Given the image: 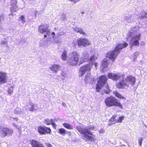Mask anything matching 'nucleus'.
<instances>
[{
  "mask_svg": "<svg viewBox=\"0 0 147 147\" xmlns=\"http://www.w3.org/2000/svg\"><path fill=\"white\" fill-rule=\"evenodd\" d=\"M76 129L79 132L83 134V138L84 140L90 142L93 141L94 138L90 136L92 134L91 130H93L94 129L93 126H90L88 127L78 126L76 127Z\"/></svg>",
  "mask_w": 147,
  "mask_h": 147,
  "instance_id": "f257e3e1",
  "label": "nucleus"
},
{
  "mask_svg": "<svg viewBox=\"0 0 147 147\" xmlns=\"http://www.w3.org/2000/svg\"><path fill=\"white\" fill-rule=\"evenodd\" d=\"M135 29V28H133V30L128 32L126 36L127 39L131 41V48L133 46H138L139 44L140 34L136 31Z\"/></svg>",
  "mask_w": 147,
  "mask_h": 147,
  "instance_id": "f03ea898",
  "label": "nucleus"
},
{
  "mask_svg": "<svg viewBox=\"0 0 147 147\" xmlns=\"http://www.w3.org/2000/svg\"><path fill=\"white\" fill-rule=\"evenodd\" d=\"M135 82L136 78L134 77L128 76L125 79L121 80L119 82H117L116 84V86L117 88L123 89L129 87L130 84L132 86L134 85Z\"/></svg>",
  "mask_w": 147,
  "mask_h": 147,
  "instance_id": "7ed1b4c3",
  "label": "nucleus"
},
{
  "mask_svg": "<svg viewBox=\"0 0 147 147\" xmlns=\"http://www.w3.org/2000/svg\"><path fill=\"white\" fill-rule=\"evenodd\" d=\"M128 45V44L126 42L124 44H119L115 47V49L111 51L108 52L107 54L106 57L109 58L110 59H112L113 61L116 58L118 53H119L120 50L123 48L125 47Z\"/></svg>",
  "mask_w": 147,
  "mask_h": 147,
  "instance_id": "20e7f679",
  "label": "nucleus"
},
{
  "mask_svg": "<svg viewBox=\"0 0 147 147\" xmlns=\"http://www.w3.org/2000/svg\"><path fill=\"white\" fill-rule=\"evenodd\" d=\"M80 55L76 51L72 52L68 56V63L72 66H75L77 64L79 61Z\"/></svg>",
  "mask_w": 147,
  "mask_h": 147,
  "instance_id": "39448f33",
  "label": "nucleus"
},
{
  "mask_svg": "<svg viewBox=\"0 0 147 147\" xmlns=\"http://www.w3.org/2000/svg\"><path fill=\"white\" fill-rule=\"evenodd\" d=\"M105 103L106 106L107 107L116 106L122 109L121 104L117 101V99L115 98L112 96L107 98L105 100Z\"/></svg>",
  "mask_w": 147,
  "mask_h": 147,
  "instance_id": "423d86ee",
  "label": "nucleus"
},
{
  "mask_svg": "<svg viewBox=\"0 0 147 147\" xmlns=\"http://www.w3.org/2000/svg\"><path fill=\"white\" fill-rule=\"evenodd\" d=\"M13 132L12 129L0 125V136L2 138L10 136Z\"/></svg>",
  "mask_w": 147,
  "mask_h": 147,
  "instance_id": "0eeeda50",
  "label": "nucleus"
},
{
  "mask_svg": "<svg viewBox=\"0 0 147 147\" xmlns=\"http://www.w3.org/2000/svg\"><path fill=\"white\" fill-rule=\"evenodd\" d=\"M107 79V77L105 76H101L99 77L96 87V90L97 92L99 91L102 86L106 83Z\"/></svg>",
  "mask_w": 147,
  "mask_h": 147,
  "instance_id": "6e6552de",
  "label": "nucleus"
},
{
  "mask_svg": "<svg viewBox=\"0 0 147 147\" xmlns=\"http://www.w3.org/2000/svg\"><path fill=\"white\" fill-rule=\"evenodd\" d=\"M77 43L78 46L85 47L90 44L89 40L86 38H80L78 39Z\"/></svg>",
  "mask_w": 147,
  "mask_h": 147,
  "instance_id": "1a4fd4ad",
  "label": "nucleus"
},
{
  "mask_svg": "<svg viewBox=\"0 0 147 147\" xmlns=\"http://www.w3.org/2000/svg\"><path fill=\"white\" fill-rule=\"evenodd\" d=\"M91 69V67L90 64H88L81 67L79 72V76L80 77L83 76L85 73L87 71L90 70Z\"/></svg>",
  "mask_w": 147,
  "mask_h": 147,
  "instance_id": "9d476101",
  "label": "nucleus"
},
{
  "mask_svg": "<svg viewBox=\"0 0 147 147\" xmlns=\"http://www.w3.org/2000/svg\"><path fill=\"white\" fill-rule=\"evenodd\" d=\"M38 31L39 32L42 34H46L48 35H50L51 32L48 29V27L45 26L43 24L39 26Z\"/></svg>",
  "mask_w": 147,
  "mask_h": 147,
  "instance_id": "9b49d317",
  "label": "nucleus"
},
{
  "mask_svg": "<svg viewBox=\"0 0 147 147\" xmlns=\"http://www.w3.org/2000/svg\"><path fill=\"white\" fill-rule=\"evenodd\" d=\"M38 131L41 134H45L46 133L50 134L51 131V129L49 128L41 126H40L38 127Z\"/></svg>",
  "mask_w": 147,
  "mask_h": 147,
  "instance_id": "f8f14e48",
  "label": "nucleus"
},
{
  "mask_svg": "<svg viewBox=\"0 0 147 147\" xmlns=\"http://www.w3.org/2000/svg\"><path fill=\"white\" fill-rule=\"evenodd\" d=\"M7 75L5 72H0V84H4L7 82Z\"/></svg>",
  "mask_w": 147,
  "mask_h": 147,
  "instance_id": "ddd939ff",
  "label": "nucleus"
},
{
  "mask_svg": "<svg viewBox=\"0 0 147 147\" xmlns=\"http://www.w3.org/2000/svg\"><path fill=\"white\" fill-rule=\"evenodd\" d=\"M89 58V55L88 52L86 51H84L81 55V58L80 61V63L79 64V65L82 64L84 62L88 61Z\"/></svg>",
  "mask_w": 147,
  "mask_h": 147,
  "instance_id": "4468645a",
  "label": "nucleus"
},
{
  "mask_svg": "<svg viewBox=\"0 0 147 147\" xmlns=\"http://www.w3.org/2000/svg\"><path fill=\"white\" fill-rule=\"evenodd\" d=\"M107 76L109 78L114 81H117L120 79L121 76V75L119 74H115L111 73H109Z\"/></svg>",
  "mask_w": 147,
  "mask_h": 147,
  "instance_id": "2eb2a0df",
  "label": "nucleus"
},
{
  "mask_svg": "<svg viewBox=\"0 0 147 147\" xmlns=\"http://www.w3.org/2000/svg\"><path fill=\"white\" fill-rule=\"evenodd\" d=\"M44 121V123L45 124L47 125H49L51 124L53 127L55 129L56 124L55 123V122L57 121V120L56 119H51L50 120L48 118H46L45 119Z\"/></svg>",
  "mask_w": 147,
  "mask_h": 147,
  "instance_id": "dca6fc26",
  "label": "nucleus"
},
{
  "mask_svg": "<svg viewBox=\"0 0 147 147\" xmlns=\"http://www.w3.org/2000/svg\"><path fill=\"white\" fill-rule=\"evenodd\" d=\"M32 147H45L41 142L34 139L30 141Z\"/></svg>",
  "mask_w": 147,
  "mask_h": 147,
  "instance_id": "f3484780",
  "label": "nucleus"
},
{
  "mask_svg": "<svg viewBox=\"0 0 147 147\" xmlns=\"http://www.w3.org/2000/svg\"><path fill=\"white\" fill-rule=\"evenodd\" d=\"M94 77L91 76L90 74H87L85 77L84 81L86 83L92 84L94 81Z\"/></svg>",
  "mask_w": 147,
  "mask_h": 147,
  "instance_id": "a211bd4d",
  "label": "nucleus"
},
{
  "mask_svg": "<svg viewBox=\"0 0 147 147\" xmlns=\"http://www.w3.org/2000/svg\"><path fill=\"white\" fill-rule=\"evenodd\" d=\"M11 5L12 7H11L10 10L11 12H15L18 10L17 6V1L16 0H11Z\"/></svg>",
  "mask_w": 147,
  "mask_h": 147,
  "instance_id": "6ab92c4d",
  "label": "nucleus"
},
{
  "mask_svg": "<svg viewBox=\"0 0 147 147\" xmlns=\"http://www.w3.org/2000/svg\"><path fill=\"white\" fill-rule=\"evenodd\" d=\"M60 67L59 65L54 64L50 67V69L53 73H56L59 70Z\"/></svg>",
  "mask_w": 147,
  "mask_h": 147,
  "instance_id": "aec40b11",
  "label": "nucleus"
},
{
  "mask_svg": "<svg viewBox=\"0 0 147 147\" xmlns=\"http://www.w3.org/2000/svg\"><path fill=\"white\" fill-rule=\"evenodd\" d=\"M74 31L76 32L79 33L81 34L86 36V34L84 30L82 28L76 27L73 28Z\"/></svg>",
  "mask_w": 147,
  "mask_h": 147,
  "instance_id": "412c9836",
  "label": "nucleus"
},
{
  "mask_svg": "<svg viewBox=\"0 0 147 147\" xmlns=\"http://www.w3.org/2000/svg\"><path fill=\"white\" fill-rule=\"evenodd\" d=\"M109 63V60L106 58H104L101 62V64L102 66L104 68H106L108 66Z\"/></svg>",
  "mask_w": 147,
  "mask_h": 147,
  "instance_id": "4be33fe9",
  "label": "nucleus"
},
{
  "mask_svg": "<svg viewBox=\"0 0 147 147\" xmlns=\"http://www.w3.org/2000/svg\"><path fill=\"white\" fill-rule=\"evenodd\" d=\"M8 38V37H7L1 40L0 44L2 46L5 47L7 46Z\"/></svg>",
  "mask_w": 147,
  "mask_h": 147,
  "instance_id": "5701e85b",
  "label": "nucleus"
},
{
  "mask_svg": "<svg viewBox=\"0 0 147 147\" xmlns=\"http://www.w3.org/2000/svg\"><path fill=\"white\" fill-rule=\"evenodd\" d=\"M62 125L65 128L68 129H72L74 128L72 125L68 123H63L62 124Z\"/></svg>",
  "mask_w": 147,
  "mask_h": 147,
  "instance_id": "b1692460",
  "label": "nucleus"
},
{
  "mask_svg": "<svg viewBox=\"0 0 147 147\" xmlns=\"http://www.w3.org/2000/svg\"><path fill=\"white\" fill-rule=\"evenodd\" d=\"M117 120L114 117H113L110 119L108 123V125L109 126L113 124H115Z\"/></svg>",
  "mask_w": 147,
  "mask_h": 147,
  "instance_id": "393cba45",
  "label": "nucleus"
},
{
  "mask_svg": "<svg viewBox=\"0 0 147 147\" xmlns=\"http://www.w3.org/2000/svg\"><path fill=\"white\" fill-rule=\"evenodd\" d=\"M113 94L115 96L118 98L121 99H125V98L122 96L120 94L118 93L117 91H115L113 92Z\"/></svg>",
  "mask_w": 147,
  "mask_h": 147,
  "instance_id": "a878e982",
  "label": "nucleus"
},
{
  "mask_svg": "<svg viewBox=\"0 0 147 147\" xmlns=\"http://www.w3.org/2000/svg\"><path fill=\"white\" fill-rule=\"evenodd\" d=\"M61 58L63 60H66L67 59V52L66 51H63L61 56Z\"/></svg>",
  "mask_w": 147,
  "mask_h": 147,
  "instance_id": "bb28decb",
  "label": "nucleus"
},
{
  "mask_svg": "<svg viewBox=\"0 0 147 147\" xmlns=\"http://www.w3.org/2000/svg\"><path fill=\"white\" fill-rule=\"evenodd\" d=\"M59 133L63 136H65V134L66 133V130L63 128H60L59 130Z\"/></svg>",
  "mask_w": 147,
  "mask_h": 147,
  "instance_id": "cd10ccee",
  "label": "nucleus"
},
{
  "mask_svg": "<svg viewBox=\"0 0 147 147\" xmlns=\"http://www.w3.org/2000/svg\"><path fill=\"white\" fill-rule=\"evenodd\" d=\"M15 113L16 114H18L20 115H23L24 113L22 111L21 109L19 108H17L15 110Z\"/></svg>",
  "mask_w": 147,
  "mask_h": 147,
  "instance_id": "c85d7f7f",
  "label": "nucleus"
},
{
  "mask_svg": "<svg viewBox=\"0 0 147 147\" xmlns=\"http://www.w3.org/2000/svg\"><path fill=\"white\" fill-rule=\"evenodd\" d=\"M111 90L110 89L108 85L107 84L104 90V92L107 94H109L111 92Z\"/></svg>",
  "mask_w": 147,
  "mask_h": 147,
  "instance_id": "c756f323",
  "label": "nucleus"
},
{
  "mask_svg": "<svg viewBox=\"0 0 147 147\" xmlns=\"http://www.w3.org/2000/svg\"><path fill=\"white\" fill-rule=\"evenodd\" d=\"M96 59V57L95 55H93L89 58L88 61H90L91 62H93Z\"/></svg>",
  "mask_w": 147,
  "mask_h": 147,
  "instance_id": "7c9ffc66",
  "label": "nucleus"
},
{
  "mask_svg": "<svg viewBox=\"0 0 147 147\" xmlns=\"http://www.w3.org/2000/svg\"><path fill=\"white\" fill-rule=\"evenodd\" d=\"M13 88L14 87L13 86H11L9 88L8 90V92L9 94L11 95L13 93Z\"/></svg>",
  "mask_w": 147,
  "mask_h": 147,
  "instance_id": "2f4dec72",
  "label": "nucleus"
},
{
  "mask_svg": "<svg viewBox=\"0 0 147 147\" xmlns=\"http://www.w3.org/2000/svg\"><path fill=\"white\" fill-rule=\"evenodd\" d=\"M30 105L31 107L30 108L29 110L30 111L33 112V111L35 110L34 105L33 103L30 102Z\"/></svg>",
  "mask_w": 147,
  "mask_h": 147,
  "instance_id": "473e14b6",
  "label": "nucleus"
},
{
  "mask_svg": "<svg viewBox=\"0 0 147 147\" xmlns=\"http://www.w3.org/2000/svg\"><path fill=\"white\" fill-rule=\"evenodd\" d=\"M145 15L143 14H140V16H139V18L140 19H144L145 18H147V13H145Z\"/></svg>",
  "mask_w": 147,
  "mask_h": 147,
  "instance_id": "72a5a7b5",
  "label": "nucleus"
},
{
  "mask_svg": "<svg viewBox=\"0 0 147 147\" xmlns=\"http://www.w3.org/2000/svg\"><path fill=\"white\" fill-rule=\"evenodd\" d=\"M25 18L23 16H22L20 17L19 18V20L20 21H22V22L24 23V22H26Z\"/></svg>",
  "mask_w": 147,
  "mask_h": 147,
  "instance_id": "f704fd0d",
  "label": "nucleus"
},
{
  "mask_svg": "<svg viewBox=\"0 0 147 147\" xmlns=\"http://www.w3.org/2000/svg\"><path fill=\"white\" fill-rule=\"evenodd\" d=\"M143 138L142 137H140L138 138V144L140 146H142V142L143 141Z\"/></svg>",
  "mask_w": 147,
  "mask_h": 147,
  "instance_id": "c9c22d12",
  "label": "nucleus"
},
{
  "mask_svg": "<svg viewBox=\"0 0 147 147\" xmlns=\"http://www.w3.org/2000/svg\"><path fill=\"white\" fill-rule=\"evenodd\" d=\"M124 119V116H121L119 118V119L117 120V123H121L122 121Z\"/></svg>",
  "mask_w": 147,
  "mask_h": 147,
  "instance_id": "e433bc0d",
  "label": "nucleus"
},
{
  "mask_svg": "<svg viewBox=\"0 0 147 147\" xmlns=\"http://www.w3.org/2000/svg\"><path fill=\"white\" fill-rule=\"evenodd\" d=\"M124 19L125 20L127 21L128 22H131V21H130L131 18H129V17H125L124 18Z\"/></svg>",
  "mask_w": 147,
  "mask_h": 147,
  "instance_id": "4c0bfd02",
  "label": "nucleus"
},
{
  "mask_svg": "<svg viewBox=\"0 0 147 147\" xmlns=\"http://www.w3.org/2000/svg\"><path fill=\"white\" fill-rule=\"evenodd\" d=\"M45 145L47 147H52L53 146L52 145L49 143H46Z\"/></svg>",
  "mask_w": 147,
  "mask_h": 147,
  "instance_id": "58836bf2",
  "label": "nucleus"
},
{
  "mask_svg": "<svg viewBox=\"0 0 147 147\" xmlns=\"http://www.w3.org/2000/svg\"><path fill=\"white\" fill-rule=\"evenodd\" d=\"M71 2H74L75 3H76L80 1V0H69Z\"/></svg>",
  "mask_w": 147,
  "mask_h": 147,
  "instance_id": "ea45409f",
  "label": "nucleus"
},
{
  "mask_svg": "<svg viewBox=\"0 0 147 147\" xmlns=\"http://www.w3.org/2000/svg\"><path fill=\"white\" fill-rule=\"evenodd\" d=\"M13 125L14 127H16L17 129H19V128H18V126L16 125L14 123H13Z\"/></svg>",
  "mask_w": 147,
  "mask_h": 147,
  "instance_id": "a19ab883",
  "label": "nucleus"
},
{
  "mask_svg": "<svg viewBox=\"0 0 147 147\" xmlns=\"http://www.w3.org/2000/svg\"><path fill=\"white\" fill-rule=\"evenodd\" d=\"M10 117L11 118H12V119L15 120L16 121H17L18 120V119L17 118V117L14 118V117Z\"/></svg>",
  "mask_w": 147,
  "mask_h": 147,
  "instance_id": "79ce46f5",
  "label": "nucleus"
},
{
  "mask_svg": "<svg viewBox=\"0 0 147 147\" xmlns=\"http://www.w3.org/2000/svg\"><path fill=\"white\" fill-rule=\"evenodd\" d=\"M104 132H105V131L103 130H100L99 131V132L100 134L103 133Z\"/></svg>",
  "mask_w": 147,
  "mask_h": 147,
  "instance_id": "37998d69",
  "label": "nucleus"
},
{
  "mask_svg": "<svg viewBox=\"0 0 147 147\" xmlns=\"http://www.w3.org/2000/svg\"><path fill=\"white\" fill-rule=\"evenodd\" d=\"M66 17V16L65 15H63V16L62 17V18L63 20H65Z\"/></svg>",
  "mask_w": 147,
  "mask_h": 147,
  "instance_id": "c03bdc74",
  "label": "nucleus"
},
{
  "mask_svg": "<svg viewBox=\"0 0 147 147\" xmlns=\"http://www.w3.org/2000/svg\"><path fill=\"white\" fill-rule=\"evenodd\" d=\"M66 133H68V135L69 136H70L71 135V133L70 132H68V131H67Z\"/></svg>",
  "mask_w": 147,
  "mask_h": 147,
  "instance_id": "a18cd8bd",
  "label": "nucleus"
},
{
  "mask_svg": "<svg viewBox=\"0 0 147 147\" xmlns=\"http://www.w3.org/2000/svg\"><path fill=\"white\" fill-rule=\"evenodd\" d=\"M138 53L137 52H136L134 53V55H135L136 56H137L138 55Z\"/></svg>",
  "mask_w": 147,
  "mask_h": 147,
  "instance_id": "49530a36",
  "label": "nucleus"
},
{
  "mask_svg": "<svg viewBox=\"0 0 147 147\" xmlns=\"http://www.w3.org/2000/svg\"><path fill=\"white\" fill-rule=\"evenodd\" d=\"M3 17V16H0V22H1V20H2V18Z\"/></svg>",
  "mask_w": 147,
  "mask_h": 147,
  "instance_id": "de8ad7c7",
  "label": "nucleus"
},
{
  "mask_svg": "<svg viewBox=\"0 0 147 147\" xmlns=\"http://www.w3.org/2000/svg\"><path fill=\"white\" fill-rule=\"evenodd\" d=\"M3 29V28L1 27V23L0 22V29L2 30Z\"/></svg>",
  "mask_w": 147,
  "mask_h": 147,
  "instance_id": "09e8293b",
  "label": "nucleus"
},
{
  "mask_svg": "<svg viewBox=\"0 0 147 147\" xmlns=\"http://www.w3.org/2000/svg\"><path fill=\"white\" fill-rule=\"evenodd\" d=\"M94 65L95 67H96L97 66V63H94Z\"/></svg>",
  "mask_w": 147,
  "mask_h": 147,
  "instance_id": "8fccbe9b",
  "label": "nucleus"
},
{
  "mask_svg": "<svg viewBox=\"0 0 147 147\" xmlns=\"http://www.w3.org/2000/svg\"><path fill=\"white\" fill-rule=\"evenodd\" d=\"M62 105H63L64 106H66V105H65V103L64 102H63V103H62Z\"/></svg>",
  "mask_w": 147,
  "mask_h": 147,
  "instance_id": "3c124183",
  "label": "nucleus"
},
{
  "mask_svg": "<svg viewBox=\"0 0 147 147\" xmlns=\"http://www.w3.org/2000/svg\"><path fill=\"white\" fill-rule=\"evenodd\" d=\"M51 34L52 35H55V33L54 32H53Z\"/></svg>",
  "mask_w": 147,
  "mask_h": 147,
  "instance_id": "603ef678",
  "label": "nucleus"
},
{
  "mask_svg": "<svg viewBox=\"0 0 147 147\" xmlns=\"http://www.w3.org/2000/svg\"><path fill=\"white\" fill-rule=\"evenodd\" d=\"M47 37V35H44V38H46Z\"/></svg>",
  "mask_w": 147,
  "mask_h": 147,
  "instance_id": "864d4df0",
  "label": "nucleus"
},
{
  "mask_svg": "<svg viewBox=\"0 0 147 147\" xmlns=\"http://www.w3.org/2000/svg\"><path fill=\"white\" fill-rule=\"evenodd\" d=\"M81 13L82 14H83L84 13V11H82L81 12Z\"/></svg>",
  "mask_w": 147,
  "mask_h": 147,
  "instance_id": "5fc2aeb1",
  "label": "nucleus"
},
{
  "mask_svg": "<svg viewBox=\"0 0 147 147\" xmlns=\"http://www.w3.org/2000/svg\"><path fill=\"white\" fill-rule=\"evenodd\" d=\"M123 145V146H125V145Z\"/></svg>",
  "mask_w": 147,
  "mask_h": 147,
  "instance_id": "6e6d98bb",
  "label": "nucleus"
}]
</instances>
